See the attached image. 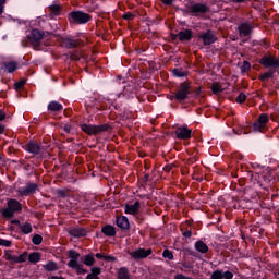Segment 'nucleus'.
I'll list each match as a JSON object with an SVG mask.
<instances>
[{
  "instance_id": "nucleus-1",
  "label": "nucleus",
  "mask_w": 279,
  "mask_h": 279,
  "mask_svg": "<svg viewBox=\"0 0 279 279\" xmlns=\"http://www.w3.org/2000/svg\"><path fill=\"white\" fill-rule=\"evenodd\" d=\"M69 20L71 23L85 24L89 22L90 16L82 11H73L70 13Z\"/></svg>"
},
{
  "instance_id": "nucleus-2",
  "label": "nucleus",
  "mask_w": 279,
  "mask_h": 279,
  "mask_svg": "<svg viewBox=\"0 0 279 279\" xmlns=\"http://www.w3.org/2000/svg\"><path fill=\"white\" fill-rule=\"evenodd\" d=\"M71 260L68 262V266L75 269L78 274H85L83 265L78 263L80 254L75 251H70Z\"/></svg>"
},
{
  "instance_id": "nucleus-3",
  "label": "nucleus",
  "mask_w": 279,
  "mask_h": 279,
  "mask_svg": "<svg viewBox=\"0 0 279 279\" xmlns=\"http://www.w3.org/2000/svg\"><path fill=\"white\" fill-rule=\"evenodd\" d=\"M20 209H21V205H20V203L17 201H14V199L9 201L8 202V208L2 210V216H4L5 218L10 219Z\"/></svg>"
},
{
  "instance_id": "nucleus-4",
  "label": "nucleus",
  "mask_w": 279,
  "mask_h": 279,
  "mask_svg": "<svg viewBox=\"0 0 279 279\" xmlns=\"http://www.w3.org/2000/svg\"><path fill=\"white\" fill-rule=\"evenodd\" d=\"M269 122V118L266 114L259 116L257 122L253 124L255 132H264L266 130V124Z\"/></svg>"
},
{
  "instance_id": "nucleus-5",
  "label": "nucleus",
  "mask_w": 279,
  "mask_h": 279,
  "mask_svg": "<svg viewBox=\"0 0 279 279\" xmlns=\"http://www.w3.org/2000/svg\"><path fill=\"white\" fill-rule=\"evenodd\" d=\"M82 130L88 135H96L101 132H105L107 130V126L105 125L94 126V125L83 124Z\"/></svg>"
},
{
  "instance_id": "nucleus-6",
  "label": "nucleus",
  "mask_w": 279,
  "mask_h": 279,
  "mask_svg": "<svg viewBox=\"0 0 279 279\" xmlns=\"http://www.w3.org/2000/svg\"><path fill=\"white\" fill-rule=\"evenodd\" d=\"M43 38L44 33L39 29H33L31 35H28V39H31V43L34 47H38Z\"/></svg>"
},
{
  "instance_id": "nucleus-7",
  "label": "nucleus",
  "mask_w": 279,
  "mask_h": 279,
  "mask_svg": "<svg viewBox=\"0 0 279 279\" xmlns=\"http://www.w3.org/2000/svg\"><path fill=\"white\" fill-rule=\"evenodd\" d=\"M190 94L189 85L187 84H181L179 87V90L175 94V98L178 101H184L186 100L187 96Z\"/></svg>"
},
{
  "instance_id": "nucleus-8",
  "label": "nucleus",
  "mask_w": 279,
  "mask_h": 279,
  "mask_svg": "<svg viewBox=\"0 0 279 279\" xmlns=\"http://www.w3.org/2000/svg\"><path fill=\"white\" fill-rule=\"evenodd\" d=\"M151 254V250H145V248H138L134 252L130 253V256L133 257L134 259H144L147 256H149Z\"/></svg>"
},
{
  "instance_id": "nucleus-9",
  "label": "nucleus",
  "mask_w": 279,
  "mask_h": 279,
  "mask_svg": "<svg viewBox=\"0 0 279 279\" xmlns=\"http://www.w3.org/2000/svg\"><path fill=\"white\" fill-rule=\"evenodd\" d=\"M211 279H233V274L230 270H215L211 275Z\"/></svg>"
},
{
  "instance_id": "nucleus-10",
  "label": "nucleus",
  "mask_w": 279,
  "mask_h": 279,
  "mask_svg": "<svg viewBox=\"0 0 279 279\" xmlns=\"http://www.w3.org/2000/svg\"><path fill=\"white\" fill-rule=\"evenodd\" d=\"M262 64H264L266 68L276 69L279 66V60L275 57H265L262 59Z\"/></svg>"
},
{
  "instance_id": "nucleus-11",
  "label": "nucleus",
  "mask_w": 279,
  "mask_h": 279,
  "mask_svg": "<svg viewBox=\"0 0 279 279\" xmlns=\"http://www.w3.org/2000/svg\"><path fill=\"white\" fill-rule=\"evenodd\" d=\"M175 136L180 140H187L191 137V130L185 126L177 129Z\"/></svg>"
},
{
  "instance_id": "nucleus-12",
  "label": "nucleus",
  "mask_w": 279,
  "mask_h": 279,
  "mask_svg": "<svg viewBox=\"0 0 279 279\" xmlns=\"http://www.w3.org/2000/svg\"><path fill=\"white\" fill-rule=\"evenodd\" d=\"M141 210V203L140 202H135L132 205H126L125 206V214L128 215H137V213Z\"/></svg>"
},
{
  "instance_id": "nucleus-13",
  "label": "nucleus",
  "mask_w": 279,
  "mask_h": 279,
  "mask_svg": "<svg viewBox=\"0 0 279 279\" xmlns=\"http://www.w3.org/2000/svg\"><path fill=\"white\" fill-rule=\"evenodd\" d=\"M26 150L31 154L38 155L41 150V146L36 142H29L26 145Z\"/></svg>"
},
{
  "instance_id": "nucleus-14",
  "label": "nucleus",
  "mask_w": 279,
  "mask_h": 279,
  "mask_svg": "<svg viewBox=\"0 0 279 279\" xmlns=\"http://www.w3.org/2000/svg\"><path fill=\"white\" fill-rule=\"evenodd\" d=\"M17 69H19V65L14 61L5 62L1 68V70L8 73H14Z\"/></svg>"
},
{
  "instance_id": "nucleus-15",
  "label": "nucleus",
  "mask_w": 279,
  "mask_h": 279,
  "mask_svg": "<svg viewBox=\"0 0 279 279\" xmlns=\"http://www.w3.org/2000/svg\"><path fill=\"white\" fill-rule=\"evenodd\" d=\"M37 190L38 186H36L35 184H27L25 187L20 190V194L27 196L34 194Z\"/></svg>"
},
{
  "instance_id": "nucleus-16",
  "label": "nucleus",
  "mask_w": 279,
  "mask_h": 279,
  "mask_svg": "<svg viewBox=\"0 0 279 279\" xmlns=\"http://www.w3.org/2000/svg\"><path fill=\"white\" fill-rule=\"evenodd\" d=\"M117 227L121 228L122 230H128L130 228V222L128 217H118L117 218Z\"/></svg>"
},
{
  "instance_id": "nucleus-17",
  "label": "nucleus",
  "mask_w": 279,
  "mask_h": 279,
  "mask_svg": "<svg viewBox=\"0 0 279 279\" xmlns=\"http://www.w3.org/2000/svg\"><path fill=\"white\" fill-rule=\"evenodd\" d=\"M201 38L204 41V45H210L213 43H215L216 37L211 32H207L201 35Z\"/></svg>"
},
{
  "instance_id": "nucleus-18",
  "label": "nucleus",
  "mask_w": 279,
  "mask_h": 279,
  "mask_svg": "<svg viewBox=\"0 0 279 279\" xmlns=\"http://www.w3.org/2000/svg\"><path fill=\"white\" fill-rule=\"evenodd\" d=\"M239 31H240V35L241 36H248L252 32V26L251 24L248 23H242L240 26H239Z\"/></svg>"
},
{
  "instance_id": "nucleus-19",
  "label": "nucleus",
  "mask_w": 279,
  "mask_h": 279,
  "mask_svg": "<svg viewBox=\"0 0 279 279\" xmlns=\"http://www.w3.org/2000/svg\"><path fill=\"white\" fill-rule=\"evenodd\" d=\"M27 257H28L27 254L24 253L21 256H11V255H9L8 259L15 263V264H20V263H25L27 260Z\"/></svg>"
},
{
  "instance_id": "nucleus-20",
  "label": "nucleus",
  "mask_w": 279,
  "mask_h": 279,
  "mask_svg": "<svg viewBox=\"0 0 279 279\" xmlns=\"http://www.w3.org/2000/svg\"><path fill=\"white\" fill-rule=\"evenodd\" d=\"M70 234L74 238H81L86 235V231L81 228H73L70 230Z\"/></svg>"
},
{
  "instance_id": "nucleus-21",
  "label": "nucleus",
  "mask_w": 279,
  "mask_h": 279,
  "mask_svg": "<svg viewBox=\"0 0 279 279\" xmlns=\"http://www.w3.org/2000/svg\"><path fill=\"white\" fill-rule=\"evenodd\" d=\"M195 250L199 252L201 254H206L208 252V246L206 243H203L202 241H198L195 243Z\"/></svg>"
},
{
  "instance_id": "nucleus-22",
  "label": "nucleus",
  "mask_w": 279,
  "mask_h": 279,
  "mask_svg": "<svg viewBox=\"0 0 279 279\" xmlns=\"http://www.w3.org/2000/svg\"><path fill=\"white\" fill-rule=\"evenodd\" d=\"M192 12L194 13H206L207 12V7L204 4H194L192 5Z\"/></svg>"
},
{
  "instance_id": "nucleus-23",
  "label": "nucleus",
  "mask_w": 279,
  "mask_h": 279,
  "mask_svg": "<svg viewBox=\"0 0 279 279\" xmlns=\"http://www.w3.org/2000/svg\"><path fill=\"white\" fill-rule=\"evenodd\" d=\"M102 233L107 236H114L116 235V228L112 226H105L102 228Z\"/></svg>"
},
{
  "instance_id": "nucleus-24",
  "label": "nucleus",
  "mask_w": 279,
  "mask_h": 279,
  "mask_svg": "<svg viewBox=\"0 0 279 279\" xmlns=\"http://www.w3.org/2000/svg\"><path fill=\"white\" fill-rule=\"evenodd\" d=\"M179 40H190L193 34L190 31H183L178 34Z\"/></svg>"
},
{
  "instance_id": "nucleus-25",
  "label": "nucleus",
  "mask_w": 279,
  "mask_h": 279,
  "mask_svg": "<svg viewBox=\"0 0 279 279\" xmlns=\"http://www.w3.org/2000/svg\"><path fill=\"white\" fill-rule=\"evenodd\" d=\"M48 110L59 112L62 110V105L58 104L57 101H52L48 105Z\"/></svg>"
},
{
  "instance_id": "nucleus-26",
  "label": "nucleus",
  "mask_w": 279,
  "mask_h": 279,
  "mask_svg": "<svg viewBox=\"0 0 279 279\" xmlns=\"http://www.w3.org/2000/svg\"><path fill=\"white\" fill-rule=\"evenodd\" d=\"M118 279H130L129 270L125 268L118 270Z\"/></svg>"
},
{
  "instance_id": "nucleus-27",
  "label": "nucleus",
  "mask_w": 279,
  "mask_h": 279,
  "mask_svg": "<svg viewBox=\"0 0 279 279\" xmlns=\"http://www.w3.org/2000/svg\"><path fill=\"white\" fill-rule=\"evenodd\" d=\"M101 274V269L94 268L90 274L87 275V279H98V276Z\"/></svg>"
},
{
  "instance_id": "nucleus-28",
  "label": "nucleus",
  "mask_w": 279,
  "mask_h": 279,
  "mask_svg": "<svg viewBox=\"0 0 279 279\" xmlns=\"http://www.w3.org/2000/svg\"><path fill=\"white\" fill-rule=\"evenodd\" d=\"M21 231L24 234H29L33 231V227L28 222H25L24 225H21Z\"/></svg>"
},
{
  "instance_id": "nucleus-29",
  "label": "nucleus",
  "mask_w": 279,
  "mask_h": 279,
  "mask_svg": "<svg viewBox=\"0 0 279 279\" xmlns=\"http://www.w3.org/2000/svg\"><path fill=\"white\" fill-rule=\"evenodd\" d=\"M40 260V255L38 253H32L31 255H28V262L36 264L39 263Z\"/></svg>"
},
{
  "instance_id": "nucleus-30",
  "label": "nucleus",
  "mask_w": 279,
  "mask_h": 279,
  "mask_svg": "<svg viewBox=\"0 0 279 279\" xmlns=\"http://www.w3.org/2000/svg\"><path fill=\"white\" fill-rule=\"evenodd\" d=\"M45 268L47 271H56L58 270V265L54 262H48Z\"/></svg>"
},
{
  "instance_id": "nucleus-31",
  "label": "nucleus",
  "mask_w": 279,
  "mask_h": 279,
  "mask_svg": "<svg viewBox=\"0 0 279 279\" xmlns=\"http://www.w3.org/2000/svg\"><path fill=\"white\" fill-rule=\"evenodd\" d=\"M211 90L215 95H218L219 93H221L223 89L222 87L220 86L219 83H214L213 84V87H211Z\"/></svg>"
},
{
  "instance_id": "nucleus-32",
  "label": "nucleus",
  "mask_w": 279,
  "mask_h": 279,
  "mask_svg": "<svg viewBox=\"0 0 279 279\" xmlns=\"http://www.w3.org/2000/svg\"><path fill=\"white\" fill-rule=\"evenodd\" d=\"M173 75L175 77H185L186 76V72L180 69H175L173 70Z\"/></svg>"
},
{
  "instance_id": "nucleus-33",
  "label": "nucleus",
  "mask_w": 279,
  "mask_h": 279,
  "mask_svg": "<svg viewBox=\"0 0 279 279\" xmlns=\"http://www.w3.org/2000/svg\"><path fill=\"white\" fill-rule=\"evenodd\" d=\"M162 255H163L165 258H168L169 260L173 259V254L169 250H165Z\"/></svg>"
},
{
  "instance_id": "nucleus-34",
  "label": "nucleus",
  "mask_w": 279,
  "mask_h": 279,
  "mask_svg": "<svg viewBox=\"0 0 279 279\" xmlns=\"http://www.w3.org/2000/svg\"><path fill=\"white\" fill-rule=\"evenodd\" d=\"M43 242V236L41 235H34L33 236V243L35 245H39Z\"/></svg>"
},
{
  "instance_id": "nucleus-35",
  "label": "nucleus",
  "mask_w": 279,
  "mask_h": 279,
  "mask_svg": "<svg viewBox=\"0 0 279 279\" xmlns=\"http://www.w3.org/2000/svg\"><path fill=\"white\" fill-rule=\"evenodd\" d=\"M251 69V63L248 61H244L243 66H242V72L246 73Z\"/></svg>"
},
{
  "instance_id": "nucleus-36",
  "label": "nucleus",
  "mask_w": 279,
  "mask_h": 279,
  "mask_svg": "<svg viewBox=\"0 0 279 279\" xmlns=\"http://www.w3.org/2000/svg\"><path fill=\"white\" fill-rule=\"evenodd\" d=\"M84 264L87 266L94 265V258L92 256H86L84 259Z\"/></svg>"
},
{
  "instance_id": "nucleus-37",
  "label": "nucleus",
  "mask_w": 279,
  "mask_h": 279,
  "mask_svg": "<svg viewBox=\"0 0 279 279\" xmlns=\"http://www.w3.org/2000/svg\"><path fill=\"white\" fill-rule=\"evenodd\" d=\"M235 101L243 104L244 101H246V95L245 94H240L238 96V98L235 99Z\"/></svg>"
},
{
  "instance_id": "nucleus-38",
  "label": "nucleus",
  "mask_w": 279,
  "mask_h": 279,
  "mask_svg": "<svg viewBox=\"0 0 279 279\" xmlns=\"http://www.w3.org/2000/svg\"><path fill=\"white\" fill-rule=\"evenodd\" d=\"M25 84H26V82L25 81H19V82H16L15 84H14V87H15V89H20V88H22L23 86H25Z\"/></svg>"
},
{
  "instance_id": "nucleus-39",
  "label": "nucleus",
  "mask_w": 279,
  "mask_h": 279,
  "mask_svg": "<svg viewBox=\"0 0 279 279\" xmlns=\"http://www.w3.org/2000/svg\"><path fill=\"white\" fill-rule=\"evenodd\" d=\"M10 244H11V242H10V241L4 240V239H0V245H1V246L9 247V246H10Z\"/></svg>"
},
{
  "instance_id": "nucleus-40",
  "label": "nucleus",
  "mask_w": 279,
  "mask_h": 279,
  "mask_svg": "<svg viewBox=\"0 0 279 279\" xmlns=\"http://www.w3.org/2000/svg\"><path fill=\"white\" fill-rule=\"evenodd\" d=\"M66 43H68V45H66V47H69V48H73V47H75L77 44L74 41V40H72V39H66Z\"/></svg>"
},
{
  "instance_id": "nucleus-41",
  "label": "nucleus",
  "mask_w": 279,
  "mask_h": 279,
  "mask_svg": "<svg viewBox=\"0 0 279 279\" xmlns=\"http://www.w3.org/2000/svg\"><path fill=\"white\" fill-rule=\"evenodd\" d=\"M272 75H274V72L271 71L266 72L265 74H263L262 80H267L269 77H272Z\"/></svg>"
},
{
  "instance_id": "nucleus-42",
  "label": "nucleus",
  "mask_w": 279,
  "mask_h": 279,
  "mask_svg": "<svg viewBox=\"0 0 279 279\" xmlns=\"http://www.w3.org/2000/svg\"><path fill=\"white\" fill-rule=\"evenodd\" d=\"M59 9H60L59 5H52V7H51V12H52V14H53V15H58Z\"/></svg>"
},
{
  "instance_id": "nucleus-43",
  "label": "nucleus",
  "mask_w": 279,
  "mask_h": 279,
  "mask_svg": "<svg viewBox=\"0 0 279 279\" xmlns=\"http://www.w3.org/2000/svg\"><path fill=\"white\" fill-rule=\"evenodd\" d=\"M123 19L130 21V20L134 19V15L130 12H126V13H124Z\"/></svg>"
},
{
  "instance_id": "nucleus-44",
  "label": "nucleus",
  "mask_w": 279,
  "mask_h": 279,
  "mask_svg": "<svg viewBox=\"0 0 279 279\" xmlns=\"http://www.w3.org/2000/svg\"><path fill=\"white\" fill-rule=\"evenodd\" d=\"M5 2L7 0H0V14L3 13Z\"/></svg>"
},
{
  "instance_id": "nucleus-45",
  "label": "nucleus",
  "mask_w": 279,
  "mask_h": 279,
  "mask_svg": "<svg viewBox=\"0 0 279 279\" xmlns=\"http://www.w3.org/2000/svg\"><path fill=\"white\" fill-rule=\"evenodd\" d=\"M175 279H194V278H190V277H186L182 274H179V275L175 276Z\"/></svg>"
},
{
  "instance_id": "nucleus-46",
  "label": "nucleus",
  "mask_w": 279,
  "mask_h": 279,
  "mask_svg": "<svg viewBox=\"0 0 279 279\" xmlns=\"http://www.w3.org/2000/svg\"><path fill=\"white\" fill-rule=\"evenodd\" d=\"M163 2V4L166 5H171L173 0H161Z\"/></svg>"
},
{
  "instance_id": "nucleus-47",
  "label": "nucleus",
  "mask_w": 279,
  "mask_h": 279,
  "mask_svg": "<svg viewBox=\"0 0 279 279\" xmlns=\"http://www.w3.org/2000/svg\"><path fill=\"white\" fill-rule=\"evenodd\" d=\"M5 117V113L2 110H0V121H3Z\"/></svg>"
},
{
  "instance_id": "nucleus-48",
  "label": "nucleus",
  "mask_w": 279,
  "mask_h": 279,
  "mask_svg": "<svg viewBox=\"0 0 279 279\" xmlns=\"http://www.w3.org/2000/svg\"><path fill=\"white\" fill-rule=\"evenodd\" d=\"M183 235H184L185 238H190V236H191V232H190V231H186L185 233H183Z\"/></svg>"
},
{
  "instance_id": "nucleus-49",
  "label": "nucleus",
  "mask_w": 279,
  "mask_h": 279,
  "mask_svg": "<svg viewBox=\"0 0 279 279\" xmlns=\"http://www.w3.org/2000/svg\"><path fill=\"white\" fill-rule=\"evenodd\" d=\"M4 132V126L0 124V134H3Z\"/></svg>"
},
{
  "instance_id": "nucleus-50",
  "label": "nucleus",
  "mask_w": 279,
  "mask_h": 279,
  "mask_svg": "<svg viewBox=\"0 0 279 279\" xmlns=\"http://www.w3.org/2000/svg\"><path fill=\"white\" fill-rule=\"evenodd\" d=\"M241 134L246 135V134H248V131L246 129H244L243 131H241Z\"/></svg>"
},
{
  "instance_id": "nucleus-51",
  "label": "nucleus",
  "mask_w": 279,
  "mask_h": 279,
  "mask_svg": "<svg viewBox=\"0 0 279 279\" xmlns=\"http://www.w3.org/2000/svg\"><path fill=\"white\" fill-rule=\"evenodd\" d=\"M96 257H97V258H104V256H102L101 253H98V254L96 255Z\"/></svg>"
},
{
  "instance_id": "nucleus-52",
  "label": "nucleus",
  "mask_w": 279,
  "mask_h": 279,
  "mask_svg": "<svg viewBox=\"0 0 279 279\" xmlns=\"http://www.w3.org/2000/svg\"><path fill=\"white\" fill-rule=\"evenodd\" d=\"M50 279H64V278H61V277H58V276H52Z\"/></svg>"
},
{
  "instance_id": "nucleus-53",
  "label": "nucleus",
  "mask_w": 279,
  "mask_h": 279,
  "mask_svg": "<svg viewBox=\"0 0 279 279\" xmlns=\"http://www.w3.org/2000/svg\"><path fill=\"white\" fill-rule=\"evenodd\" d=\"M236 3L244 2V0H234Z\"/></svg>"
},
{
  "instance_id": "nucleus-54",
  "label": "nucleus",
  "mask_w": 279,
  "mask_h": 279,
  "mask_svg": "<svg viewBox=\"0 0 279 279\" xmlns=\"http://www.w3.org/2000/svg\"><path fill=\"white\" fill-rule=\"evenodd\" d=\"M65 131H66V132H70V129H69L68 126H65Z\"/></svg>"
},
{
  "instance_id": "nucleus-55",
  "label": "nucleus",
  "mask_w": 279,
  "mask_h": 279,
  "mask_svg": "<svg viewBox=\"0 0 279 279\" xmlns=\"http://www.w3.org/2000/svg\"><path fill=\"white\" fill-rule=\"evenodd\" d=\"M13 223H20V221L19 220H14Z\"/></svg>"
}]
</instances>
